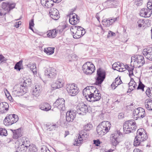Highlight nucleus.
<instances>
[{
  "label": "nucleus",
  "instance_id": "nucleus-29",
  "mask_svg": "<svg viewBox=\"0 0 152 152\" xmlns=\"http://www.w3.org/2000/svg\"><path fill=\"white\" fill-rule=\"evenodd\" d=\"M41 89V87L39 85L35 86L32 91V95L35 97L39 96L40 94Z\"/></svg>",
  "mask_w": 152,
  "mask_h": 152
},
{
  "label": "nucleus",
  "instance_id": "nucleus-24",
  "mask_svg": "<svg viewBox=\"0 0 152 152\" xmlns=\"http://www.w3.org/2000/svg\"><path fill=\"white\" fill-rule=\"evenodd\" d=\"M78 17L75 13H71L69 15V22L70 23L73 25L76 24L79 22Z\"/></svg>",
  "mask_w": 152,
  "mask_h": 152
},
{
  "label": "nucleus",
  "instance_id": "nucleus-50",
  "mask_svg": "<svg viewBox=\"0 0 152 152\" xmlns=\"http://www.w3.org/2000/svg\"><path fill=\"white\" fill-rule=\"evenodd\" d=\"M34 19H32L29 22V28L32 31H33V27L34 26Z\"/></svg>",
  "mask_w": 152,
  "mask_h": 152
},
{
  "label": "nucleus",
  "instance_id": "nucleus-26",
  "mask_svg": "<svg viewBox=\"0 0 152 152\" xmlns=\"http://www.w3.org/2000/svg\"><path fill=\"white\" fill-rule=\"evenodd\" d=\"M76 116L75 112L74 111L67 112L66 114V120L68 122L72 121Z\"/></svg>",
  "mask_w": 152,
  "mask_h": 152
},
{
  "label": "nucleus",
  "instance_id": "nucleus-30",
  "mask_svg": "<svg viewBox=\"0 0 152 152\" xmlns=\"http://www.w3.org/2000/svg\"><path fill=\"white\" fill-rule=\"evenodd\" d=\"M39 107L40 109L46 111L50 110L51 108V106L50 104L47 103L41 104Z\"/></svg>",
  "mask_w": 152,
  "mask_h": 152
},
{
  "label": "nucleus",
  "instance_id": "nucleus-6",
  "mask_svg": "<svg viewBox=\"0 0 152 152\" xmlns=\"http://www.w3.org/2000/svg\"><path fill=\"white\" fill-rule=\"evenodd\" d=\"M19 147L18 149L21 152H25L27 150L29 144L28 139L25 137H21L18 139Z\"/></svg>",
  "mask_w": 152,
  "mask_h": 152
},
{
  "label": "nucleus",
  "instance_id": "nucleus-12",
  "mask_svg": "<svg viewBox=\"0 0 152 152\" xmlns=\"http://www.w3.org/2000/svg\"><path fill=\"white\" fill-rule=\"evenodd\" d=\"M66 89L69 94L72 96H75L78 92V88L75 84H69L66 86Z\"/></svg>",
  "mask_w": 152,
  "mask_h": 152
},
{
  "label": "nucleus",
  "instance_id": "nucleus-49",
  "mask_svg": "<svg viewBox=\"0 0 152 152\" xmlns=\"http://www.w3.org/2000/svg\"><path fill=\"white\" fill-rule=\"evenodd\" d=\"M144 21L143 19H139L137 21V24L139 27H141L143 25Z\"/></svg>",
  "mask_w": 152,
  "mask_h": 152
},
{
  "label": "nucleus",
  "instance_id": "nucleus-59",
  "mask_svg": "<svg viewBox=\"0 0 152 152\" xmlns=\"http://www.w3.org/2000/svg\"><path fill=\"white\" fill-rule=\"evenodd\" d=\"M115 33L114 32L110 31H109L108 34L107 35V37H109L112 36H115Z\"/></svg>",
  "mask_w": 152,
  "mask_h": 152
},
{
  "label": "nucleus",
  "instance_id": "nucleus-7",
  "mask_svg": "<svg viewBox=\"0 0 152 152\" xmlns=\"http://www.w3.org/2000/svg\"><path fill=\"white\" fill-rule=\"evenodd\" d=\"M131 63L136 67H140L145 63L144 58L142 55H136L131 57Z\"/></svg>",
  "mask_w": 152,
  "mask_h": 152
},
{
  "label": "nucleus",
  "instance_id": "nucleus-31",
  "mask_svg": "<svg viewBox=\"0 0 152 152\" xmlns=\"http://www.w3.org/2000/svg\"><path fill=\"white\" fill-rule=\"evenodd\" d=\"M57 31L56 29L49 30L47 32V35L48 37L53 38H55L57 35Z\"/></svg>",
  "mask_w": 152,
  "mask_h": 152
},
{
  "label": "nucleus",
  "instance_id": "nucleus-16",
  "mask_svg": "<svg viewBox=\"0 0 152 152\" xmlns=\"http://www.w3.org/2000/svg\"><path fill=\"white\" fill-rule=\"evenodd\" d=\"M53 105L55 108H57L60 111H63L65 110V100L63 98H58Z\"/></svg>",
  "mask_w": 152,
  "mask_h": 152
},
{
  "label": "nucleus",
  "instance_id": "nucleus-14",
  "mask_svg": "<svg viewBox=\"0 0 152 152\" xmlns=\"http://www.w3.org/2000/svg\"><path fill=\"white\" fill-rule=\"evenodd\" d=\"M77 112L80 115H84L88 111L87 105L83 103H79L76 107Z\"/></svg>",
  "mask_w": 152,
  "mask_h": 152
},
{
  "label": "nucleus",
  "instance_id": "nucleus-8",
  "mask_svg": "<svg viewBox=\"0 0 152 152\" xmlns=\"http://www.w3.org/2000/svg\"><path fill=\"white\" fill-rule=\"evenodd\" d=\"M25 86L23 85H17L15 86L12 91V95L14 96H22L26 92Z\"/></svg>",
  "mask_w": 152,
  "mask_h": 152
},
{
  "label": "nucleus",
  "instance_id": "nucleus-58",
  "mask_svg": "<svg viewBox=\"0 0 152 152\" xmlns=\"http://www.w3.org/2000/svg\"><path fill=\"white\" fill-rule=\"evenodd\" d=\"M97 29L100 31V33L102 34H103L105 32L104 31L101 26H98Z\"/></svg>",
  "mask_w": 152,
  "mask_h": 152
},
{
  "label": "nucleus",
  "instance_id": "nucleus-44",
  "mask_svg": "<svg viewBox=\"0 0 152 152\" xmlns=\"http://www.w3.org/2000/svg\"><path fill=\"white\" fill-rule=\"evenodd\" d=\"M146 93L148 97L150 98H152V88H148L147 89Z\"/></svg>",
  "mask_w": 152,
  "mask_h": 152
},
{
  "label": "nucleus",
  "instance_id": "nucleus-23",
  "mask_svg": "<svg viewBox=\"0 0 152 152\" xmlns=\"http://www.w3.org/2000/svg\"><path fill=\"white\" fill-rule=\"evenodd\" d=\"M152 13V11L149 8H143L140 12V15L143 17H150Z\"/></svg>",
  "mask_w": 152,
  "mask_h": 152
},
{
  "label": "nucleus",
  "instance_id": "nucleus-51",
  "mask_svg": "<svg viewBox=\"0 0 152 152\" xmlns=\"http://www.w3.org/2000/svg\"><path fill=\"white\" fill-rule=\"evenodd\" d=\"M7 60V59L4 57L3 55L0 54V64L5 62Z\"/></svg>",
  "mask_w": 152,
  "mask_h": 152
},
{
  "label": "nucleus",
  "instance_id": "nucleus-10",
  "mask_svg": "<svg viewBox=\"0 0 152 152\" xmlns=\"http://www.w3.org/2000/svg\"><path fill=\"white\" fill-rule=\"evenodd\" d=\"M18 120L17 115L11 114L6 117L4 120V123L5 126H8L17 122Z\"/></svg>",
  "mask_w": 152,
  "mask_h": 152
},
{
  "label": "nucleus",
  "instance_id": "nucleus-63",
  "mask_svg": "<svg viewBox=\"0 0 152 152\" xmlns=\"http://www.w3.org/2000/svg\"><path fill=\"white\" fill-rule=\"evenodd\" d=\"M21 22L19 21L18 22H16L15 24V27L16 28H18L21 25Z\"/></svg>",
  "mask_w": 152,
  "mask_h": 152
},
{
  "label": "nucleus",
  "instance_id": "nucleus-55",
  "mask_svg": "<svg viewBox=\"0 0 152 152\" xmlns=\"http://www.w3.org/2000/svg\"><path fill=\"white\" fill-rule=\"evenodd\" d=\"M142 0H135L134 4L137 6L141 5L142 4Z\"/></svg>",
  "mask_w": 152,
  "mask_h": 152
},
{
  "label": "nucleus",
  "instance_id": "nucleus-25",
  "mask_svg": "<svg viewBox=\"0 0 152 152\" xmlns=\"http://www.w3.org/2000/svg\"><path fill=\"white\" fill-rule=\"evenodd\" d=\"M51 17L53 20H57L59 18V12L55 8H51L49 12Z\"/></svg>",
  "mask_w": 152,
  "mask_h": 152
},
{
  "label": "nucleus",
  "instance_id": "nucleus-39",
  "mask_svg": "<svg viewBox=\"0 0 152 152\" xmlns=\"http://www.w3.org/2000/svg\"><path fill=\"white\" fill-rule=\"evenodd\" d=\"M28 150L29 152H37V148L36 146L33 144H30L28 146Z\"/></svg>",
  "mask_w": 152,
  "mask_h": 152
},
{
  "label": "nucleus",
  "instance_id": "nucleus-52",
  "mask_svg": "<svg viewBox=\"0 0 152 152\" xmlns=\"http://www.w3.org/2000/svg\"><path fill=\"white\" fill-rule=\"evenodd\" d=\"M5 93L6 96L8 98V99L10 101L12 99V97L7 89H6V91H5Z\"/></svg>",
  "mask_w": 152,
  "mask_h": 152
},
{
  "label": "nucleus",
  "instance_id": "nucleus-54",
  "mask_svg": "<svg viewBox=\"0 0 152 152\" xmlns=\"http://www.w3.org/2000/svg\"><path fill=\"white\" fill-rule=\"evenodd\" d=\"M42 152H50L48 148L46 146H44L41 148Z\"/></svg>",
  "mask_w": 152,
  "mask_h": 152
},
{
  "label": "nucleus",
  "instance_id": "nucleus-42",
  "mask_svg": "<svg viewBox=\"0 0 152 152\" xmlns=\"http://www.w3.org/2000/svg\"><path fill=\"white\" fill-rule=\"evenodd\" d=\"M118 67V69H116L118 71L122 72L125 70L126 65H124L123 63H121L120 65Z\"/></svg>",
  "mask_w": 152,
  "mask_h": 152
},
{
  "label": "nucleus",
  "instance_id": "nucleus-20",
  "mask_svg": "<svg viewBox=\"0 0 152 152\" xmlns=\"http://www.w3.org/2000/svg\"><path fill=\"white\" fill-rule=\"evenodd\" d=\"M61 0H41V4L46 7L49 8L53 6V2L58 3Z\"/></svg>",
  "mask_w": 152,
  "mask_h": 152
},
{
  "label": "nucleus",
  "instance_id": "nucleus-34",
  "mask_svg": "<svg viewBox=\"0 0 152 152\" xmlns=\"http://www.w3.org/2000/svg\"><path fill=\"white\" fill-rule=\"evenodd\" d=\"M27 66L32 71L34 74H37V67L36 64L35 63H30L27 64Z\"/></svg>",
  "mask_w": 152,
  "mask_h": 152
},
{
  "label": "nucleus",
  "instance_id": "nucleus-19",
  "mask_svg": "<svg viewBox=\"0 0 152 152\" xmlns=\"http://www.w3.org/2000/svg\"><path fill=\"white\" fill-rule=\"evenodd\" d=\"M15 3L11 4L8 2H3L1 5L2 8L5 11L4 12H6V13L15 8Z\"/></svg>",
  "mask_w": 152,
  "mask_h": 152
},
{
  "label": "nucleus",
  "instance_id": "nucleus-9",
  "mask_svg": "<svg viewBox=\"0 0 152 152\" xmlns=\"http://www.w3.org/2000/svg\"><path fill=\"white\" fill-rule=\"evenodd\" d=\"M95 70L94 65L89 62L85 63L82 66L83 71L84 73L87 75L92 74L95 71Z\"/></svg>",
  "mask_w": 152,
  "mask_h": 152
},
{
  "label": "nucleus",
  "instance_id": "nucleus-22",
  "mask_svg": "<svg viewBox=\"0 0 152 152\" xmlns=\"http://www.w3.org/2000/svg\"><path fill=\"white\" fill-rule=\"evenodd\" d=\"M143 54L148 59L152 61V48H149L143 49Z\"/></svg>",
  "mask_w": 152,
  "mask_h": 152
},
{
  "label": "nucleus",
  "instance_id": "nucleus-57",
  "mask_svg": "<svg viewBox=\"0 0 152 152\" xmlns=\"http://www.w3.org/2000/svg\"><path fill=\"white\" fill-rule=\"evenodd\" d=\"M97 29L100 31V33L102 34H103L105 32L104 31L101 26H98Z\"/></svg>",
  "mask_w": 152,
  "mask_h": 152
},
{
  "label": "nucleus",
  "instance_id": "nucleus-40",
  "mask_svg": "<svg viewBox=\"0 0 152 152\" xmlns=\"http://www.w3.org/2000/svg\"><path fill=\"white\" fill-rule=\"evenodd\" d=\"M23 61L20 60L18 62H17L15 65L14 68L15 69L20 71L21 69V67L22 65Z\"/></svg>",
  "mask_w": 152,
  "mask_h": 152
},
{
  "label": "nucleus",
  "instance_id": "nucleus-60",
  "mask_svg": "<svg viewBox=\"0 0 152 152\" xmlns=\"http://www.w3.org/2000/svg\"><path fill=\"white\" fill-rule=\"evenodd\" d=\"M126 145V148L127 149V150H130L132 147V145H131V144H130L129 143L127 142L125 144Z\"/></svg>",
  "mask_w": 152,
  "mask_h": 152
},
{
  "label": "nucleus",
  "instance_id": "nucleus-28",
  "mask_svg": "<svg viewBox=\"0 0 152 152\" xmlns=\"http://www.w3.org/2000/svg\"><path fill=\"white\" fill-rule=\"evenodd\" d=\"M59 126L58 123H52L50 124L47 125V129L49 131H53L58 128Z\"/></svg>",
  "mask_w": 152,
  "mask_h": 152
},
{
  "label": "nucleus",
  "instance_id": "nucleus-17",
  "mask_svg": "<svg viewBox=\"0 0 152 152\" xmlns=\"http://www.w3.org/2000/svg\"><path fill=\"white\" fill-rule=\"evenodd\" d=\"M56 71L53 67H49L45 71V75L46 77L54 78L56 77Z\"/></svg>",
  "mask_w": 152,
  "mask_h": 152
},
{
  "label": "nucleus",
  "instance_id": "nucleus-18",
  "mask_svg": "<svg viewBox=\"0 0 152 152\" xmlns=\"http://www.w3.org/2000/svg\"><path fill=\"white\" fill-rule=\"evenodd\" d=\"M97 75L96 84L99 85L101 84L105 78V73L104 72L99 69L97 71Z\"/></svg>",
  "mask_w": 152,
  "mask_h": 152
},
{
  "label": "nucleus",
  "instance_id": "nucleus-15",
  "mask_svg": "<svg viewBox=\"0 0 152 152\" xmlns=\"http://www.w3.org/2000/svg\"><path fill=\"white\" fill-rule=\"evenodd\" d=\"M133 115L134 118H143L145 116V110L141 107L136 108L133 111Z\"/></svg>",
  "mask_w": 152,
  "mask_h": 152
},
{
  "label": "nucleus",
  "instance_id": "nucleus-47",
  "mask_svg": "<svg viewBox=\"0 0 152 152\" xmlns=\"http://www.w3.org/2000/svg\"><path fill=\"white\" fill-rule=\"evenodd\" d=\"M109 20V21L110 23V24L112 25L113 23H114L115 21L117 20L119 18L118 17L115 18H108Z\"/></svg>",
  "mask_w": 152,
  "mask_h": 152
},
{
  "label": "nucleus",
  "instance_id": "nucleus-48",
  "mask_svg": "<svg viewBox=\"0 0 152 152\" xmlns=\"http://www.w3.org/2000/svg\"><path fill=\"white\" fill-rule=\"evenodd\" d=\"M122 83L121 80L120 78L117 77L115 78V82L114 83L116 85V86H117L118 85L121 84Z\"/></svg>",
  "mask_w": 152,
  "mask_h": 152
},
{
  "label": "nucleus",
  "instance_id": "nucleus-43",
  "mask_svg": "<svg viewBox=\"0 0 152 152\" xmlns=\"http://www.w3.org/2000/svg\"><path fill=\"white\" fill-rule=\"evenodd\" d=\"M102 23L103 26L107 27H109L111 25L108 18L104 19Z\"/></svg>",
  "mask_w": 152,
  "mask_h": 152
},
{
  "label": "nucleus",
  "instance_id": "nucleus-27",
  "mask_svg": "<svg viewBox=\"0 0 152 152\" xmlns=\"http://www.w3.org/2000/svg\"><path fill=\"white\" fill-rule=\"evenodd\" d=\"M9 106L7 103L4 102L0 103V114L6 112L9 109Z\"/></svg>",
  "mask_w": 152,
  "mask_h": 152
},
{
  "label": "nucleus",
  "instance_id": "nucleus-2",
  "mask_svg": "<svg viewBox=\"0 0 152 152\" xmlns=\"http://www.w3.org/2000/svg\"><path fill=\"white\" fill-rule=\"evenodd\" d=\"M148 136L145 131L143 129H140L137 131L136 135L134 142L135 146L139 145L141 142L146 140Z\"/></svg>",
  "mask_w": 152,
  "mask_h": 152
},
{
  "label": "nucleus",
  "instance_id": "nucleus-41",
  "mask_svg": "<svg viewBox=\"0 0 152 152\" xmlns=\"http://www.w3.org/2000/svg\"><path fill=\"white\" fill-rule=\"evenodd\" d=\"M93 127L92 124L88 123L85 124L83 126V129L86 131H89Z\"/></svg>",
  "mask_w": 152,
  "mask_h": 152
},
{
  "label": "nucleus",
  "instance_id": "nucleus-33",
  "mask_svg": "<svg viewBox=\"0 0 152 152\" xmlns=\"http://www.w3.org/2000/svg\"><path fill=\"white\" fill-rule=\"evenodd\" d=\"M145 104L146 108L148 110H152V100L147 99L145 102Z\"/></svg>",
  "mask_w": 152,
  "mask_h": 152
},
{
  "label": "nucleus",
  "instance_id": "nucleus-64",
  "mask_svg": "<svg viewBox=\"0 0 152 152\" xmlns=\"http://www.w3.org/2000/svg\"><path fill=\"white\" fill-rule=\"evenodd\" d=\"M24 82L27 84L26 85V86L30 85L31 84V80L29 79L25 80Z\"/></svg>",
  "mask_w": 152,
  "mask_h": 152
},
{
  "label": "nucleus",
  "instance_id": "nucleus-32",
  "mask_svg": "<svg viewBox=\"0 0 152 152\" xmlns=\"http://www.w3.org/2000/svg\"><path fill=\"white\" fill-rule=\"evenodd\" d=\"M134 66H135L134 65L133 66L132 65L130 66H128V65H126L125 70H127L129 72V75L130 77L134 75L133 70L134 69Z\"/></svg>",
  "mask_w": 152,
  "mask_h": 152
},
{
  "label": "nucleus",
  "instance_id": "nucleus-62",
  "mask_svg": "<svg viewBox=\"0 0 152 152\" xmlns=\"http://www.w3.org/2000/svg\"><path fill=\"white\" fill-rule=\"evenodd\" d=\"M57 31V34L58 32L60 33L63 30V29L61 27H58L57 29H56Z\"/></svg>",
  "mask_w": 152,
  "mask_h": 152
},
{
  "label": "nucleus",
  "instance_id": "nucleus-53",
  "mask_svg": "<svg viewBox=\"0 0 152 152\" xmlns=\"http://www.w3.org/2000/svg\"><path fill=\"white\" fill-rule=\"evenodd\" d=\"M144 86H145L143 84L142 82L140 81L138 86L137 88V89H140L142 90L143 91Z\"/></svg>",
  "mask_w": 152,
  "mask_h": 152
},
{
  "label": "nucleus",
  "instance_id": "nucleus-38",
  "mask_svg": "<svg viewBox=\"0 0 152 152\" xmlns=\"http://www.w3.org/2000/svg\"><path fill=\"white\" fill-rule=\"evenodd\" d=\"M55 48L49 47L45 48L44 51L48 55L52 54L54 52Z\"/></svg>",
  "mask_w": 152,
  "mask_h": 152
},
{
  "label": "nucleus",
  "instance_id": "nucleus-11",
  "mask_svg": "<svg viewBox=\"0 0 152 152\" xmlns=\"http://www.w3.org/2000/svg\"><path fill=\"white\" fill-rule=\"evenodd\" d=\"M88 134L84 131H81L79 133V136L77 139L75 140L74 145L76 146H79L82 143L84 140H86L88 137Z\"/></svg>",
  "mask_w": 152,
  "mask_h": 152
},
{
  "label": "nucleus",
  "instance_id": "nucleus-37",
  "mask_svg": "<svg viewBox=\"0 0 152 152\" xmlns=\"http://www.w3.org/2000/svg\"><path fill=\"white\" fill-rule=\"evenodd\" d=\"M129 90L130 91H132L136 88L137 86L136 83L134 81L133 79H131L130 82L129 83Z\"/></svg>",
  "mask_w": 152,
  "mask_h": 152
},
{
  "label": "nucleus",
  "instance_id": "nucleus-21",
  "mask_svg": "<svg viewBox=\"0 0 152 152\" xmlns=\"http://www.w3.org/2000/svg\"><path fill=\"white\" fill-rule=\"evenodd\" d=\"M64 85V82L63 79L59 78L57 79L55 83L52 85L51 87L53 89H55L63 87Z\"/></svg>",
  "mask_w": 152,
  "mask_h": 152
},
{
  "label": "nucleus",
  "instance_id": "nucleus-4",
  "mask_svg": "<svg viewBox=\"0 0 152 152\" xmlns=\"http://www.w3.org/2000/svg\"><path fill=\"white\" fill-rule=\"evenodd\" d=\"M136 128L135 121L133 120H130L126 121L123 126L124 132L125 134L132 132Z\"/></svg>",
  "mask_w": 152,
  "mask_h": 152
},
{
  "label": "nucleus",
  "instance_id": "nucleus-36",
  "mask_svg": "<svg viewBox=\"0 0 152 152\" xmlns=\"http://www.w3.org/2000/svg\"><path fill=\"white\" fill-rule=\"evenodd\" d=\"M107 2L110 7H115L119 4V2L117 0H111L110 1L107 0Z\"/></svg>",
  "mask_w": 152,
  "mask_h": 152
},
{
  "label": "nucleus",
  "instance_id": "nucleus-56",
  "mask_svg": "<svg viewBox=\"0 0 152 152\" xmlns=\"http://www.w3.org/2000/svg\"><path fill=\"white\" fill-rule=\"evenodd\" d=\"M147 7L151 10L152 9V0H149L147 3Z\"/></svg>",
  "mask_w": 152,
  "mask_h": 152
},
{
  "label": "nucleus",
  "instance_id": "nucleus-13",
  "mask_svg": "<svg viewBox=\"0 0 152 152\" xmlns=\"http://www.w3.org/2000/svg\"><path fill=\"white\" fill-rule=\"evenodd\" d=\"M122 134L119 130L115 131L111 134L110 136V140L112 145L115 146L119 143V136Z\"/></svg>",
  "mask_w": 152,
  "mask_h": 152
},
{
  "label": "nucleus",
  "instance_id": "nucleus-61",
  "mask_svg": "<svg viewBox=\"0 0 152 152\" xmlns=\"http://www.w3.org/2000/svg\"><path fill=\"white\" fill-rule=\"evenodd\" d=\"M94 143L95 144L96 146H98L100 144V142L99 140H94Z\"/></svg>",
  "mask_w": 152,
  "mask_h": 152
},
{
  "label": "nucleus",
  "instance_id": "nucleus-5",
  "mask_svg": "<svg viewBox=\"0 0 152 152\" xmlns=\"http://www.w3.org/2000/svg\"><path fill=\"white\" fill-rule=\"evenodd\" d=\"M72 35L75 39H78L83 35L86 32L83 28L79 26H73L70 29Z\"/></svg>",
  "mask_w": 152,
  "mask_h": 152
},
{
  "label": "nucleus",
  "instance_id": "nucleus-45",
  "mask_svg": "<svg viewBox=\"0 0 152 152\" xmlns=\"http://www.w3.org/2000/svg\"><path fill=\"white\" fill-rule=\"evenodd\" d=\"M7 134V131L5 129L0 128V135L6 136Z\"/></svg>",
  "mask_w": 152,
  "mask_h": 152
},
{
  "label": "nucleus",
  "instance_id": "nucleus-1",
  "mask_svg": "<svg viewBox=\"0 0 152 152\" xmlns=\"http://www.w3.org/2000/svg\"><path fill=\"white\" fill-rule=\"evenodd\" d=\"M83 93L87 100L90 102L98 101L101 98L98 90L93 86H87L83 90Z\"/></svg>",
  "mask_w": 152,
  "mask_h": 152
},
{
  "label": "nucleus",
  "instance_id": "nucleus-35",
  "mask_svg": "<svg viewBox=\"0 0 152 152\" xmlns=\"http://www.w3.org/2000/svg\"><path fill=\"white\" fill-rule=\"evenodd\" d=\"M13 137L14 139H17L22 136V133L20 130L18 129L14 130L13 132Z\"/></svg>",
  "mask_w": 152,
  "mask_h": 152
},
{
  "label": "nucleus",
  "instance_id": "nucleus-3",
  "mask_svg": "<svg viewBox=\"0 0 152 152\" xmlns=\"http://www.w3.org/2000/svg\"><path fill=\"white\" fill-rule=\"evenodd\" d=\"M111 124L108 121H104L97 127L96 130L98 134L102 136L108 132L110 129Z\"/></svg>",
  "mask_w": 152,
  "mask_h": 152
},
{
  "label": "nucleus",
  "instance_id": "nucleus-46",
  "mask_svg": "<svg viewBox=\"0 0 152 152\" xmlns=\"http://www.w3.org/2000/svg\"><path fill=\"white\" fill-rule=\"evenodd\" d=\"M121 63L119 62L114 63L112 66L113 69L114 70H116L117 69H118V66L120 65Z\"/></svg>",
  "mask_w": 152,
  "mask_h": 152
}]
</instances>
